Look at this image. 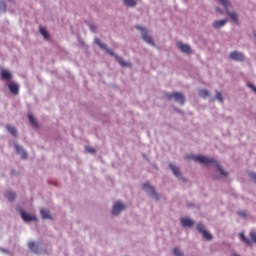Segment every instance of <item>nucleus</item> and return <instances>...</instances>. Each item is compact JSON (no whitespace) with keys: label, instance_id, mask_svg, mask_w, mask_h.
<instances>
[{"label":"nucleus","instance_id":"nucleus-4","mask_svg":"<svg viewBox=\"0 0 256 256\" xmlns=\"http://www.w3.org/2000/svg\"><path fill=\"white\" fill-rule=\"evenodd\" d=\"M136 29L142 31V38L146 43H148L149 45H155V43L153 42V38L150 37L149 33L147 32V29L140 26H136Z\"/></svg>","mask_w":256,"mask_h":256},{"label":"nucleus","instance_id":"nucleus-16","mask_svg":"<svg viewBox=\"0 0 256 256\" xmlns=\"http://www.w3.org/2000/svg\"><path fill=\"white\" fill-rule=\"evenodd\" d=\"M28 119H29L32 127H34V129L39 128V124L37 123V120L35 119V116H33V114L29 113L28 114Z\"/></svg>","mask_w":256,"mask_h":256},{"label":"nucleus","instance_id":"nucleus-25","mask_svg":"<svg viewBox=\"0 0 256 256\" xmlns=\"http://www.w3.org/2000/svg\"><path fill=\"white\" fill-rule=\"evenodd\" d=\"M40 33H41V35H43L44 39H49V34L47 33V29L41 27Z\"/></svg>","mask_w":256,"mask_h":256},{"label":"nucleus","instance_id":"nucleus-18","mask_svg":"<svg viewBox=\"0 0 256 256\" xmlns=\"http://www.w3.org/2000/svg\"><path fill=\"white\" fill-rule=\"evenodd\" d=\"M170 168L176 177H181V172L177 166L170 164Z\"/></svg>","mask_w":256,"mask_h":256},{"label":"nucleus","instance_id":"nucleus-21","mask_svg":"<svg viewBox=\"0 0 256 256\" xmlns=\"http://www.w3.org/2000/svg\"><path fill=\"white\" fill-rule=\"evenodd\" d=\"M5 197L6 199H8V201H15L16 195H15V192H7L5 194Z\"/></svg>","mask_w":256,"mask_h":256},{"label":"nucleus","instance_id":"nucleus-13","mask_svg":"<svg viewBox=\"0 0 256 256\" xmlns=\"http://www.w3.org/2000/svg\"><path fill=\"white\" fill-rule=\"evenodd\" d=\"M16 153H18V155H21L22 159H27V152L23 151V148L21 146H19L18 144L14 145Z\"/></svg>","mask_w":256,"mask_h":256},{"label":"nucleus","instance_id":"nucleus-3","mask_svg":"<svg viewBox=\"0 0 256 256\" xmlns=\"http://www.w3.org/2000/svg\"><path fill=\"white\" fill-rule=\"evenodd\" d=\"M168 99H175L177 103H180V105H185V96L179 92H174L171 94H167Z\"/></svg>","mask_w":256,"mask_h":256},{"label":"nucleus","instance_id":"nucleus-23","mask_svg":"<svg viewBox=\"0 0 256 256\" xmlns=\"http://www.w3.org/2000/svg\"><path fill=\"white\" fill-rule=\"evenodd\" d=\"M199 95L202 99H207V97H209V90H200Z\"/></svg>","mask_w":256,"mask_h":256},{"label":"nucleus","instance_id":"nucleus-6","mask_svg":"<svg viewBox=\"0 0 256 256\" xmlns=\"http://www.w3.org/2000/svg\"><path fill=\"white\" fill-rule=\"evenodd\" d=\"M20 215L25 223H31V221H37V217L27 214L24 210L20 211Z\"/></svg>","mask_w":256,"mask_h":256},{"label":"nucleus","instance_id":"nucleus-1","mask_svg":"<svg viewBox=\"0 0 256 256\" xmlns=\"http://www.w3.org/2000/svg\"><path fill=\"white\" fill-rule=\"evenodd\" d=\"M188 159H192L196 163H201V165H214V167L217 168V171H219L222 177H227L228 175L227 171H225V169H223V167H221V165H219V163L215 161V159L203 155H191L188 156Z\"/></svg>","mask_w":256,"mask_h":256},{"label":"nucleus","instance_id":"nucleus-10","mask_svg":"<svg viewBox=\"0 0 256 256\" xmlns=\"http://www.w3.org/2000/svg\"><path fill=\"white\" fill-rule=\"evenodd\" d=\"M8 89L11 91L12 95H18L19 94V85H17L14 82H11L8 84Z\"/></svg>","mask_w":256,"mask_h":256},{"label":"nucleus","instance_id":"nucleus-9","mask_svg":"<svg viewBox=\"0 0 256 256\" xmlns=\"http://www.w3.org/2000/svg\"><path fill=\"white\" fill-rule=\"evenodd\" d=\"M178 47H179L180 51H182V53L191 55L192 51H191V47H189V45L183 44V43H178Z\"/></svg>","mask_w":256,"mask_h":256},{"label":"nucleus","instance_id":"nucleus-20","mask_svg":"<svg viewBox=\"0 0 256 256\" xmlns=\"http://www.w3.org/2000/svg\"><path fill=\"white\" fill-rule=\"evenodd\" d=\"M116 60L121 67H129V64L123 60V58L116 56Z\"/></svg>","mask_w":256,"mask_h":256},{"label":"nucleus","instance_id":"nucleus-5","mask_svg":"<svg viewBox=\"0 0 256 256\" xmlns=\"http://www.w3.org/2000/svg\"><path fill=\"white\" fill-rule=\"evenodd\" d=\"M125 209V205L122 202H115L112 208V215H119Z\"/></svg>","mask_w":256,"mask_h":256},{"label":"nucleus","instance_id":"nucleus-32","mask_svg":"<svg viewBox=\"0 0 256 256\" xmlns=\"http://www.w3.org/2000/svg\"><path fill=\"white\" fill-rule=\"evenodd\" d=\"M250 237L254 241V243H256V232H251Z\"/></svg>","mask_w":256,"mask_h":256},{"label":"nucleus","instance_id":"nucleus-24","mask_svg":"<svg viewBox=\"0 0 256 256\" xmlns=\"http://www.w3.org/2000/svg\"><path fill=\"white\" fill-rule=\"evenodd\" d=\"M124 3L128 7H135V5H137V1L135 0H124Z\"/></svg>","mask_w":256,"mask_h":256},{"label":"nucleus","instance_id":"nucleus-8","mask_svg":"<svg viewBox=\"0 0 256 256\" xmlns=\"http://www.w3.org/2000/svg\"><path fill=\"white\" fill-rule=\"evenodd\" d=\"M230 59H233V61H243L245 57L243 56V53L234 51V52H231Z\"/></svg>","mask_w":256,"mask_h":256},{"label":"nucleus","instance_id":"nucleus-2","mask_svg":"<svg viewBox=\"0 0 256 256\" xmlns=\"http://www.w3.org/2000/svg\"><path fill=\"white\" fill-rule=\"evenodd\" d=\"M220 5H222L224 7V9H226V13L227 15H229V17L232 19V21L236 24L239 25V16L237 15V13L235 12H229V5H231V3L228 2V0H218Z\"/></svg>","mask_w":256,"mask_h":256},{"label":"nucleus","instance_id":"nucleus-30","mask_svg":"<svg viewBox=\"0 0 256 256\" xmlns=\"http://www.w3.org/2000/svg\"><path fill=\"white\" fill-rule=\"evenodd\" d=\"M197 229H198L199 233L205 232V227L201 223L197 224Z\"/></svg>","mask_w":256,"mask_h":256},{"label":"nucleus","instance_id":"nucleus-35","mask_svg":"<svg viewBox=\"0 0 256 256\" xmlns=\"http://www.w3.org/2000/svg\"><path fill=\"white\" fill-rule=\"evenodd\" d=\"M251 179H253V181L256 183V174L255 173H251L250 174Z\"/></svg>","mask_w":256,"mask_h":256},{"label":"nucleus","instance_id":"nucleus-15","mask_svg":"<svg viewBox=\"0 0 256 256\" xmlns=\"http://www.w3.org/2000/svg\"><path fill=\"white\" fill-rule=\"evenodd\" d=\"M11 77H13V75H11V72H9V70L1 71V79H3V81H9Z\"/></svg>","mask_w":256,"mask_h":256},{"label":"nucleus","instance_id":"nucleus-28","mask_svg":"<svg viewBox=\"0 0 256 256\" xmlns=\"http://www.w3.org/2000/svg\"><path fill=\"white\" fill-rule=\"evenodd\" d=\"M173 253L175 256H183V252L179 248H174Z\"/></svg>","mask_w":256,"mask_h":256},{"label":"nucleus","instance_id":"nucleus-36","mask_svg":"<svg viewBox=\"0 0 256 256\" xmlns=\"http://www.w3.org/2000/svg\"><path fill=\"white\" fill-rule=\"evenodd\" d=\"M248 87H250V89H253V91L256 93V87L253 86V84H248Z\"/></svg>","mask_w":256,"mask_h":256},{"label":"nucleus","instance_id":"nucleus-38","mask_svg":"<svg viewBox=\"0 0 256 256\" xmlns=\"http://www.w3.org/2000/svg\"><path fill=\"white\" fill-rule=\"evenodd\" d=\"M217 11H218L219 13H223V11H221V9H219V8H217Z\"/></svg>","mask_w":256,"mask_h":256},{"label":"nucleus","instance_id":"nucleus-12","mask_svg":"<svg viewBox=\"0 0 256 256\" xmlns=\"http://www.w3.org/2000/svg\"><path fill=\"white\" fill-rule=\"evenodd\" d=\"M229 20L224 19V20H217L213 23V27L214 29H221V27H225V25H227V22Z\"/></svg>","mask_w":256,"mask_h":256},{"label":"nucleus","instance_id":"nucleus-14","mask_svg":"<svg viewBox=\"0 0 256 256\" xmlns=\"http://www.w3.org/2000/svg\"><path fill=\"white\" fill-rule=\"evenodd\" d=\"M144 191H146L147 193H150V195H155V188H153V186H151V184L149 183H144L142 185Z\"/></svg>","mask_w":256,"mask_h":256},{"label":"nucleus","instance_id":"nucleus-7","mask_svg":"<svg viewBox=\"0 0 256 256\" xmlns=\"http://www.w3.org/2000/svg\"><path fill=\"white\" fill-rule=\"evenodd\" d=\"M95 43H96V45L99 46L100 49H104L105 51H107V53H109V55L115 56V53H113V50L108 49L105 44L101 43V39L95 38Z\"/></svg>","mask_w":256,"mask_h":256},{"label":"nucleus","instance_id":"nucleus-27","mask_svg":"<svg viewBox=\"0 0 256 256\" xmlns=\"http://www.w3.org/2000/svg\"><path fill=\"white\" fill-rule=\"evenodd\" d=\"M240 239H241L242 241H245V243H246L247 245H251V244H252L251 240H249V238L245 237L243 234H240Z\"/></svg>","mask_w":256,"mask_h":256},{"label":"nucleus","instance_id":"nucleus-26","mask_svg":"<svg viewBox=\"0 0 256 256\" xmlns=\"http://www.w3.org/2000/svg\"><path fill=\"white\" fill-rule=\"evenodd\" d=\"M6 129L11 133V135H17V129L13 126H7Z\"/></svg>","mask_w":256,"mask_h":256},{"label":"nucleus","instance_id":"nucleus-31","mask_svg":"<svg viewBox=\"0 0 256 256\" xmlns=\"http://www.w3.org/2000/svg\"><path fill=\"white\" fill-rule=\"evenodd\" d=\"M238 215H240V217H247V212L241 210V211L238 212Z\"/></svg>","mask_w":256,"mask_h":256},{"label":"nucleus","instance_id":"nucleus-34","mask_svg":"<svg viewBox=\"0 0 256 256\" xmlns=\"http://www.w3.org/2000/svg\"><path fill=\"white\" fill-rule=\"evenodd\" d=\"M87 149V151H88V153H95V148H93V147H87L86 148Z\"/></svg>","mask_w":256,"mask_h":256},{"label":"nucleus","instance_id":"nucleus-33","mask_svg":"<svg viewBox=\"0 0 256 256\" xmlns=\"http://www.w3.org/2000/svg\"><path fill=\"white\" fill-rule=\"evenodd\" d=\"M0 7L5 11L7 9V5L4 1L0 2Z\"/></svg>","mask_w":256,"mask_h":256},{"label":"nucleus","instance_id":"nucleus-11","mask_svg":"<svg viewBox=\"0 0 256 256\" xmlns=\"http://www.w3.org/2000/svg\"><path fill=\"white\" fill-rule=\"evenodd\" d=\"M180 223H181L182 227H193V225H195V221H193L189 218H182L180 220Z\"/></svg>","mask_w":256,"mask_h":256},{"label":"nucleus","instance_id":"nucleus-19","mask_svg":"<svg viewBox=\"0 0 256 256\" xmlns=\"http://www.w3.org/2000/svg\"><path fill=\"white\" fill-rule=\"evenodd\" d=\"M40 213H41L42 219H51V214L49 213V210L42 209Z\"/></svg>","mask_w":256,"mask_h":256},{"label":"nucleus","instance_id":"nucleus-29","mask_svg":"<svg viewBox=\"0 0 256 256\" xmlns=\"http://www.w3.org/2000/svg\"><path fill=\"white\" fill-rule=\"evenodd\" d=\"M216 99L223 103V94L221 92H216Z\"/></svg>","mask_w":256,"mask_h":256},{"label":"nucleus","instance_id":"nucleus-37","mask_svg":"<svg viewBox=\"0 0 256 256\" xmlns=\"http://www.w3.org/2000/svg\"><path fill=\"white\" fill-rule=\"evenodd\" d=\"M90 29H91V31H96V30H97V27H95L94 25H91V26H90Z\"/></svg>","mask_w":256,"mask_h":256},{"label":"nucleus","instance_id":"nucleus-22","mask_svg":"<svg viewBox=\"0 0 256 256\" xmlns=\"http://www.w3.org/2000/svg\"><path fill=\"white\" fill-rule=\"evenodd\" d=\"M202 235L204 239H206V241H211V239H213V235H211V233H209L207 230H204V232H202Z\"/></svg>","mask_w":256,"mask_h":256},{"label":"nucleus","instance_id":"nucleus-17","mask_svg":"<svg viewBox=\"0 0 256 256\" xmlns=\"http://www.w3.org/2000/svg\"><path fill=\"white\" fill-rule=\"evenodd\" d=\"M28 247L31 251H33V253H39V246H37V243L35 242H29L28 243Z\"/></svg>","mask_w":256,"mask_h":256}]
</instances>
